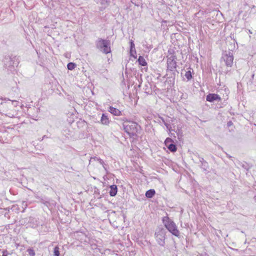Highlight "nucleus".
I'll use <instances>...</instances> for the list:
<instances>
[{
  "label": "nucleus",
  "instance_id": "f257e3e1",
  "mask_svg": "<svg viewBox=\"0 0 256 256\" xmlns=\"http://www.w3.org/2000/svg\"><path fill=\"white\" fill-rule=\"evenodd\" d=\"M124 122L122 124L124 132H126L130 138H136L138 136V134L141 130V127L138 123L128 120L126 118L122 119Z\"/></svg>",
  "mask_w": 256,
  "mask_h": 256
},
{
  "label": "nucleus",
  "instance_id": "f03ea898",
  "mask_svg": "<svg viewBox=\"0 0 256 256\" xmlns=\"http://www.w3.org/2000/svg\"><path fill=\"white\" fill-rule=\"evenodd\" d=\"M162 223L167 230L172 235L178 238H180V232L174 222L168 216H164L162 219Z\"/></svg>",
  "mask_w": 256,
  "mask_h": 256
},
{
  "label": "nucleus",
  "instance_id": "7ed1b4c3",
  "mask_svg": "<svg viewBox=\"0 0 256 256\" xmlns=\"http://www.w3.org/2000/svg\"><path fill=\"white\" fill-rule=\"evenodd\" d=\"M96 48L104 54L112 52L110 40L98 38L95 42Z\"/></svg>",
  "mask_w": 256,
  "mask_h": 256
},
{
  "label": "nucleus",
  "instance_id": "20e7f679",
  "mask_svg": "<svg viewBox=\"0 0 256 256\" xmlns=\"http://www.w3.org/2000/svg\"><path fill=\"white\" fill-rule=\"evenodd\" d=\"M166 230L162 227H158L156 230L154 236L158 244L162 246H164L166 239Z\"/></svg>",
  "mask_w": 256,
  "mask_h": 256
},
{
  "label": "nucleus",
  "instance_id": "39448f33",
  "mask_svg": "<svg viewBox=\"0 0 256 256\" xmlns=\"http://www.w3.org/2000/svg\"><path fill=\"white\" fill-rule=\"evenodd\" d=\"M194 158L192 160L194 162L198 164L200 163V166L202 171L208 172L210 168L208 162L203 158L200 157L198 152L194 153Z\"/></svg>",
  "mask_w": 256,
  "mask_h": 256
},
{
  "label": "nucleus",
  "instance_id": "423d86ee",
  "mask_svg": "<svg viewBox=\"0 0 256 256\" xmlns=\"http://www.w3.org/2000/svg\"><path fill=\"white\" fill-rule=\"evenodd\" d=\"M222 58L225 62L227 68H231L233 64L234 56L230 50L225 51L222 54Z\"/></svg>",
  "mask_w": 256,
  "mask_h": 256
},
{
  "label": "nucleus",
  "instance_id": "0eeeda50",
  "mask_svg": "<svg viewBox=\"0 0 256 256\" xmlns=\"http://www.w3.org/2000/svg\"><path fill=\"white\" fill-rule=\"evenodd\" d=\"M177 57L176 56H168L167 58V68H176L178 65L176 60Z\"/></svg>",
  "mask_w": 256,
  "mask_h": 256
},
{
  "label": "nucleus",
  "instance_id": "6e6552de",
  "mask_svg": "<svg viewBox=\"0 0 256 256\" xmlns=\"http://www.w3.org/2000/svg\"><path fill=\"white\" fill-rule=\"evenodd\" d=\"M206 100L210 102H214L216 101L219 102L222 101V98L218 94L210 93L206 96Z\"/></svg>",
  "mask_w": 256,
  "mask_h": 256
},
{
  "label": "nucleus",
  "instance_id": "1a4fd4ad",
  "mask_svg": "<svg viewBox=\"0 0 256 256\" xmlns=\"http://www.w3.org/2000/svg\"><path fill=\"white\" fill-rule=\"evenodd\" d=\"M166 76H169L168 78L171 79L170 82H174L176 79V73L178 74V72L176 68H167L166 69Z\"/></svg>",
  "mask_w": 256,
  "mask_h": 256
},
{
  "label": "nucleus",
  "instance_id": "9d476101",
  "mask_svg": "<svg viewBox=\"0 0 256 256\" xmlns=\"http://www.w3.org/2000/svg\"><path fill=\"white\" fill-rule=\"evenodd\" d=\"M35 198L38 200L40 202L48 208L50 206V199L46 196H39L36 195Z\"/></svg>",
  "mask_w": 256,
  "mask_h": 256
},
{
  "label": "nucleus",
  "instance_id": "9b49d317",
  "mask_svg": "<svg viewBox=\"0 0 256 256\" xmlns=\"http://www.w3.org/2000/svg\"><path fill=\"white\" fill-rule=\"evenodd\" d=\"M108 110L110 114L116 116H122V112L120 110L118 109L114 108L112 106H110L108 108Z\"/></svg>",
  "mask_w": 256,
  "mask_h": 256
},
{
  "label": "nucleus",
  "instance_id": "f8f14e48",
  "mask_svg": "<svg viewBox=\"0 0 256 256\" xmlns=\"http://www.w3.org/2000/svg\"><path fill=\"white\" fill-rule=\"evenodd\" d=\"M100 122L103 125L108 126L109 124L110 120H109L107 114H102Z\"/></svg>",
  "mask_w": 256,
  "mask_h": 256
},
{
  "label": "nucleus",
  "instance_id": "ddd939ff",
  "mask_svg": "<svg viewBox=\"0 0 256 256\" xmlns=\"http://www.w3.org/2000/svg\"><path fill=\"white\" fill-rule=\"evenodd\" d=\"M12 58L11 56H6L4 59V62L6 66H8V67L10 66H14V62H12Z\"/></svg>",
  "mask_w": 256,
  "mask_h": 256
},
{
  "label": "nucleus",
  "instance_id": "4468645a",
  "mask_svg": "<svg viewBox=\"0 0 256 256\" xmlns=\"http://www.w3.org/2000/svg\"><path fill=\"white\" fill-rule=\"evenodd\" d=\"M110 190L109 192L110 195L111 196H114L116 195L118 192V187L115 184H112L110 186Z\"/></svg>",
  "mask_w": 256,
  "mask_h": 256
},
{
  "label": "nucleus",
  "instance_id": "2eb2a0df",
  "mask_svg": "<svg viewBox=\"0 0 256 256\" xmlns=\"http://www.w3.org/2000/svg\"><path fill=\"white\" fill-rule=\"evenodd\" d=\"M194 74V70L190 68V70L186 72L184 74V76L187 80V81L190 80L192 78H193L192 75Z\"/></svg>",
  "mask_w": 256,
  "mask_h": 256
},
{
  "label": "nucleus",
  "instance_id": "dca6fc26",
  "mask_svg": "<svg viewBox=\"0 0 256 256\" xmlns=\"http://www.w3.org/2000/svg\"><path fill=\"white\" fill-rule=\"evenodd\" d=\"M166 146L171 152H174L177 150L176 145L174 144V142L168 144Z\"/></svg>",
  "mask_w": 256,
  "mask_h": 256
},
{
  "label": "nucleus",
  "instance_id": "f3484780",
  "mask_svg": "<svg viewBox=\"0 0 256 256\" xmlns=\"http://www.w3.org/2000/svg\"><path fill=\"white\" fill-rule=\"evenodd\" d=\"M155 194V190L154 189H150L146 192L145 196L147 198H152Z\"/></svg>",
  "mask_w": 256,
  "mask_h": 256
},
{
  "label": "nucleus",
  "instance_id": "a211bd4d",
  "mask_svg": "<svg viewBox=\"0 0 256 256\" xmlns=\"http://www.w3.org/2000/svg\"><path fill=\"white\" fill-rule=\"evenodd\" d=\"M137 61L138 62L139 65L141 66H147V62L142 56H139Z\"/></svg>",
  "mask_w": 256,
  "mask_h": 256
},
{
  "label": "nucleus",
  "instance_id": "6ab92c4d",
  "mask_svg": "<svg viewBox=\"0 0 256 256\" xmlns=\"http://www.w3.org/2000/svg\"><path fill=\"white\" fill-rule=\"evenodd\" d=\"M92 160H95V161L96 160V161H98V162H99L100 164L102 165V166H103L104 168V170H106V167L104 166V165H106V164H104V160H102L100 158H98V157H96V156L94 157V158H91L90 161H91Z\"/></svg>",
  "mask_w": 256,
  "mask_h": 256
},
{
  "label": "nucleus",
  "instance_id": "aec40b11",
  "mask_svg": "<svg viewBox=\"0 0 256 256\" xmlns=\"http://www.w3.org/2000/svg\"><path fill=\"white\" fill-rule=\"evenodd\" d=\"M76 65L75 63L72 62H68L67 64V68L68 70H72L75 68Z\"/></svg>",
  "mask_w": 256,
  "mask_h": 256
},
{
  "label": "nucleus",
  "instance_id": "412c9836",
  "mask_svg": "<svg viewBox=\"0 0 256 256\" xmlns=\"http://www.w3.org/2000/svg\"><path fill=\"white\" fill-rule=\"evenodd\" d=\"M54 256H60V248L58 246H56L54 248Z\"/></svg>",
  "mask_w": 256,
  "mask_h": 256
},
{
  "label": "nucleus",
  "instance_id": "4be33fe9",
  "mask_svg": "<svg viewBox=\"0 0 256 256\" xmlns=\"http://www.w3.org/2000/svg\"><path fill=\"white\" fill-rule=\"evenodd\" d=\"M250 82L256 85V73L252 74Z\"/></svg>",
  "mask_w": 256,
  "mask_h": 256
},
{
  "label": "nucleus",
  "instance_id": "5701e85b",
  "mask_svg": "<svg viewBox=\"0 0 256 256\" xmlns=\"http://www.w3.org/2000/svg\"><path fill=\"white\" fill-rule=\"evenodd\" d=\"M178 139L180 140L182 136V132L181 130L178 129V130L176 132Z\"/></svg>",
  "mask_w": 256,
  "mask_h": 256
},
{
  "label": "nucleus",
  "instance_id": "b1692460",
  "mask_svg": "<svg viewBox=\"0 0 256 256\" xmlns=\"http://www.w3.org/2000/svg\"><path fill=\"white\" fill-rule=\"evenodd\" d=\"M240 166H242V168H244L246 170H248L250 168V167L249 166V164L248 163L246 162H244V163H242Z\"/></svg>",
  "mask_w": 256,
  "mask_h": 256
},
{
  "label": "nucleus",
  "instance_id": "393cba45",
  "mask_svg": "<svg viewBox=\"0 0 256 256\" xmlns=\"http://www.w3.org/2000/svg\"><path fill=\"white\" fill-rule=\"evenodd\" d=\"M130 50H134V54H136V50L135 49V45H134V42L132 40H131L130 41Z\"/></svg>",
  "mask_w": 256,
  "mask_h": 256
},
{
  "label": "nucleus",
  "instance_id": "a878e982",
  "mask_svg": "<svg viewBox=\"0 0 256 256\" xmlns=\"http://www.w3.org/2000/svg\"><path fill=\"white\" fill-rule=\"evenodd\" d=\"M172 142H174V141L171 138H167L166 139V140H164V143L165 146H166L168 144L172 143Z\"/></svg>",
  "mask_w": 256,
  "mask_h": 256
},
{
  "label": "nucleus",
  "instance_id": "bb28decb",
  "mask_svg": "<svg viewBox=\"0 0 256 256\" xmlns=\"http://www.w3.org/2000/svg\"><path fill=\"white\" fill-rule=\"evenodd\" d=\"M27 252L30 255V256H35V252L34 250L32 248H30L27 250Z\"/></svg>",
  "mask_w": 256,
  "mask_h": 256
},
{
  "label": "nucleus",
  "instance_id": "cd10ccee",
  "mask_svg": "<svg viewBox=\"0 0 256 256\" xmlns=\"http://www.w3.org/2000/svg\"><path fill=\"white\" fill-rule=\"evenodd\" d=\"M101 4H102L104 6V8H105L106 6L109 5L110 1H109V0H102Z\"/></svg>",
  "mask_w": 256,
  "mask_h": 256
},
{
  "label": "nucleus",
  "instance_id": "c85d7f7f",
  "mask_svg": "<svg viewBox=\"0 0 256 256\" xmlns=\"http://www.w3.org/2000/svg\"><path fill=\"white\" fill-rule=\"evenodd\" d=\"M148 85H150V84H146L145 86H144V90H146V92L148 94H150V93L152 92V90H150V88H148Z\"/></svg>",
  "mask_w": 256,
  "mask_h": 256
},
{
  "label": "nucleus",
  "instance_id": "c756f323",
  "mask_svg": "<svg viewBox=\"0 0 256 256\" xmlns=\"http://www.w3.org/2000/svg\"><path fill=\"white\" fill-rule=\"evenodd\" d=\"M168 53L169 55H170L171 56H176L174 54V50L172 49H170L168 50Z\"/></svg>",
  "mask_w": 256,
  "mask_h": 256
},
{
  "label": "nucleus",
  "instance_id": "7c9ffc66",
  "mask_svg": "<svg viewBox=\"0 0 256 256\" xmlns=\"http://www.w3.org/2000/svg\"><path fill=\"white\" fill-rule=\"evenodd\" d=\"M130 56L133 57L135 58H136V56L135 55L136 54H134V50H130Z\"/></svg>",
  "mask_w": 256,
  "mask_h": 256
},
{
  "label": "nucleus",
  "instance_id": "2f4dec72",
  "mask_svg": "<svg viewBox=\"0 0 256 256\" xmlns=\"http://www.w3.org/2000/svg\"><path fill=\"white\" fill-rule=\"evenodd\" d=\"M158 118L161 120V121H160V124L162 123L164 124L167 121V120H165L164 118L162 116H159Z\"/></svg>",
  "mask_w": 256,
  "mask_h": 256
},
{
  "label": "nucleus",
  "instance_id": "473e14b6",
  "mask_svg": "<svg viewBox=\"0 0 256 256\" xmlns=\"http://www.w3.org/2000/svg\"><path fill=\"white\" fill-rule=\"evenodd\" d=\"M232 125H233V123L231 120H230L227 122V127H228V128H230Z\"/></svg>",
  "mask_w": 256,
  "mask_h": 256
},
{
  "label": "nucleus",
  "instance_id": "72a5a7b5",
  "mask_svg": "<svg viewBox=\"0 0 256 256\" xmlns=\"http://www.w3.org/2000/svg\"><path fill=\"white\" fill-rule=\"evenodd\" d=\"M168 134H169V136H171V137H174V138H176V136L175 134H174V133L171 132H169Z\"/></svg>",
  "mask_w": 256,
  "mask_h": 256
},
{
  "label": "nucleus",
  "instance_id": "f704fd0d",
  "mask_svg": "<svg viewBox=\"0 0 256 256\" xmlns=\"http://www.w3.org/2000/svg\"><path fill=\"white\" fill-rule=\"evenodd\" d=\"M166 128L167 130L170 132L171 131H172L173 130L172 129V126H166Z\"/></svg>",
  "mask_w": 256,
  "mask_h": 256
},
{
  "label": "nucleus",
  "instance_id": "c9c22d12",
  "mask_svg": "<svg viewBox=\"0 0 256 256\" xmlns=\"http://www.w3.org/2000/svg\"><path fill=\"white\" fill-rule=\"evenodd\" d=\"M164 126L166 127V126H170V124L168 122L166 121L165 124H164Z\"/></svg>",
  "mask_w": 256,
  "mask_h": 256
},
{
  "label": "nucleus",
  "instance_id": "e433bc0d",
  "mask_svg": "<svg viewBox=\"0 0 256 256\" xmlns=\"http://www.w3.org/2000/svg\"><path fill=\"white\" fill-rule=\"evenodd\" d=\"M99 190L96 188V190L95 189V190H94V193H98L99 194V192H98Z\"/></svg>",
  "mask_w": 256,
  "mask_h": 256
},
{
  "label": "nucleus",
  "instance_id": "4c0bfd02",
  "mask_svg": "<svg viewBox=\"0 0 256 256\" xmlns=\"http://www.w3.org/2000/svg\"><path fill=\"white\" fill-rule=\"evenodd\" d=\"M226 156L228 158H232V156L228 154H226Z\"/></svg>",
  "mask_w": 256,
  "mask_h": 256
},
{
  "label": "nucleus",
  "instance_id": "58836bf2",
  "mask_svg": "<svg viewBox=\"0 0 256 256\" xmlns=\"http://www.w3.org/2000/svg\"><path fill=\"white\" fill-rule=\"evenodd\" d=\"M103 9H104V7H101V8H100V10H103Z\"/></svg>",
  "mask_w": 256,
  "mask_h": 256
},
{
  "label": "nucleus",
  "instance_id": "ea45409f",
  "mask_svg": "<svg viewBox=\"0 0 256 256\" xmlns=\"http://www.w3.org/2000/svg\"><path fill=\"white\" fill-rule=\"evenodd\" d=\"M254 199L255 202H256V196H255L254 197Z\"/></svg>",
  "mask_w": 256,
  "mask_h": 256
},
{
  "label": "nucleus",
  "instance_id": "a19ab883",
  "mask_svg": "<svg viewBox=\"0 0 256 256\" xmlns=\"http://www.w3.org/2000/svg\"><path fill=\"white\" fill-rule=\"evenodd\" d=\"M3 256H4V255H3Z\"/></svg>",
  "mask_w": 256,
  "mask_h": 256
}]
</instances>
